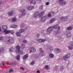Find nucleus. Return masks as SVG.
Masks as SVG:
<instances>
[{"label": "nucleus", "mask_w": 73, "mask_h": 73, "mask_svg": "<svg viewBox=\"0 0 73 73\" xmlns=\"http://www.w3.org/2000/svg\"><path fill=\"white\" fill-rule=\"evenodd\" d=\"M25 9H22L19 10V12H22L21 15H20L19 17L20 18L23 17V16H24L27 15V13H26L25 12Z\"/></svg>", "instance_id": "f257e3e1"}, {"label": "nucleus", "mask_w": 73, "mask_h": 73, "mask_svg": "<svg viewBox=\"0 0 73 73\" xmlns=\"http://www.w3.org/2000/svg\"><path fill=\"white\" fill-rule=\"evenodd\" d=\"M8 40L7 41L8 44L10 43V44H13L14 43V40L13 38L9 37L8 38Z\"/></svg>", "instance_id": "f03ea898"}, {"label": "nucleus", "mask_w": 73, "mask_h": 73, "mask_svg": "<svg viewBox=\"0 0 73 73\" xmlns=\"http://www.w3.org/2000/svg\"><path fill=\"white\" fill-rule=\"evenodd\" d=\"M5 33V34L6 35H7V34H8L9 33H11L12 35L14 33V31L13 30L11 31H7V30H5L3 31Z\"/></svg>", "instance_id": "7ed1b4c3"}, {"label": "nucleus", "mask_w": 73, "mask_h": 73, "mask_svg": "<svg viewBox=\"0 0 73 73\" xmlns=\"http://www.w3.org/2000/svg\"><path fill=\"white\" fill-rule=\"evenodd\" d=\"M60 19L62 21H66L68 18V17L66 16V17H62L60 18Z\"/></svg>", "instance_id": "20e7f679"}, {"label": "nucleus", "mask_w": 73, "mask_h": 73, "mask_svg": "<svg viewBox=\"0 0 73 73\" xmlns=\"http://www.w3.org/2000/svg\"><path fill=\"white\" fill-rule=\"evenodd\" d=\"M53 29H61V27L58 24L52 27Z\"/></svg>", "instance_id": "39448f33"}, {"label": "nucleus", "mask_w": 73, "mask_h": 73, "mask_svg": "<svg viewBox=\"0 0 73 73\" xmlns=\"http://www.w3.org/2000/svg\"><path fill=\"white\" fill-rule=\"evenodd\" d=\"M70 56V54H68L63 57V59L64 60H67L68 59V58H69Z\"/></svg>", "instance_id": "423d86ee"}, {"label": "nucleus", "mask_w": 73, "mask_h": 73, "mask_svg": "<svg viewBox=\"0 0 73 73\" xmlns=\"http://www.w3.org/2000/svg\"><path fill=\"white\" fill-rule=\"evenodd\" d=\"M53 30V29L52 27H48L47 29V31L49 33H51Z\"/></svg>", "instance_id": "0eeeda50"}, {"label": "nucleus", "mask_w": 73, "mask_h": 73, "mask_svg": "<svg viewBox=\"0 0 73 73\" xmlns=\"http://www.w3.org/2000/svg\"><path fill=\"white\" fill-rule=\"evenodd\" d=\"M37 41L38 42H44V41H46V39H37Z\"/></svg>", "instance_id": "6e6552de"}, {"label": "nucleus", "mask_w": 73, "mask_h": 73, "mask_svg": "<svg viewBox=\"0 0 73 73\" xmlns=\"http://www.w3.org/2000/svg\"><path fill=\"white\" fill-rule=\"evenodd\" d=\"M46 16H44L41 19V21L42 22H44V21H46Z\"/></svg>", "instance_id": "1a4fd4ad"}, {"label": "nucleus", "mask_w": 73, "mask_h": 73, "mask_svg": "<svg viewBox=\"0 0 73 73\" xmlns=\"http://www.w3.org/2000/svg\"><path fill=\"white\" fill-rule=\"evenodd\" d=\"M30 51L31 52H36V49L34 48V47H32L30 48Z\"/></svg>", "instance_id": "9d476101"}, {"label": "nucleus", "mask_w": 73, "mask_h": 73, "mask_svg": "<svg viewBox=\"0 0 73 73\" xmlns=\"http://www.w3.org/2000/svg\"><path fill=\"white\" fill-rule=\"evenodd\" d=\"M71 36V34L70 33V32L69 31L67 32L66 34V37H67V38H69V37H70Z\"/></svg>", "instance_id": "9b49d317"}, {"label": "nucleus", "mask_w": 73, "mask_h": 73, "mask_svg": "<svg viewBox=\"0 0 73 73\" xmlns=\"http://www.w3.org/2000/svg\"><path fill=\"white\" fill-rule=\"evenodd\" d=\"M7 14L9 16H11L13 15V11H10L8 12Z\"/></svg>", "instance_id": "f8f14e48"}, {"label": "nucleus", "mask_w": 73, "mask_h": 73, "mask_svg": "<svg viewBox=\"0 0 73 73\" xmlns=\"http://www.w3.org/2000/svg\"><path fill=\"white\" fill-rule=\"evenodd\" d=\"M27 9L29 10H32L34 9V7L32 6H29L27 7Z\"/></svg>", "instance_id": "ddd939ff"}, {"label": "nucleus", "mask_w": 73, "mask_h": 73, "mask_svg": "<svg viewBox=\"0 0 73 73\" xmlns=\"http://www.w3.org/2000/svg\"><path fill=\"white\" fill-rule=\"evenodd\" d=\"M16 52H19V50H20V48H21V47H20V46L19 45H17L16 46Z\"/></svg>", "instance_id": "4468645a"}, {"label": "nucleus", "mask_w": 73, "mask_h": 73, "mask_svg": "<svg viewBox=\"0 0 73 73\" xmlns=\"http://www.w3.org/2000/svg\"><path fill=\"white\" fill-rule=\"evenodd\" d=\"M38 15L40 16L39 13L38 12H36L34 14L35 17H37V16H38Z\"/></svg>", "instance_id": "2eb2a0df"}, {"label": "nucleus", "mask_w": 73, "mask_h": 73, "mask_svg": "<svg viewBox=\"0 0 73 73\" xmlns=\"http://www.w3.org/2000/svg\"><path fill=\"white\" fill-rule=\"evenodd\" d=\"M55 18H52L50 20V24L52 23H53L54 21H55Z\"/></svg>", "instance_id": "dca6fc26"}, {"label": "nucleus", "mask_w": 73, "mask_h": 73, "mask_svg": "<svg viewBox=\"0 0 73 73\" xmlns=\"http://www.w3.org/2000/svg\"><path fill=\"white\" fill-rule=\"evenodd\" d=\"M73 44H72V45L70 46H68V48L69 50H72V49H73Z\"/></svg>", "instance_id": "f3484780"}, {"label": "nucleus", "mask_w": 73, "mask_h": 73, "mask_svg": "<svg viewBox=\"0 0 73 73\" xmlns=\"http://www.w3.org/2000/svg\"><path fill=\"white\" fill-rule=\"evenodd\" d=\"M28 54H26L23 56V58L24 60H25L28 58Z\"/></svg>", "instance_id": "a211bd4d"}, {"label": "nucleus", "mask_w": 73, "mask_h": 73, "mask_svg": "<svg viewBox=\"0 0 73 73\" xmlns=\"http://www.w3.org/2000/svg\"><path fill=\"white\" fill-rule=\"evenodd\" d=\"M66 4V1H63L62 3H60V5H65Z\"/></svg>", "instance_id": "6ab92c4d"}, {"label": "nucleus", "mask_w": 73, "mask_h": 73, "mask_svg": "<svg viewBox=\"0 0 73 73\" xmlns=\"http://www.w3.org/2000/svg\"><path fill=\"white\" fill-rule=\"evenodd\" d=\"M64 69H65V68H64V67L63 66H62L60 67V71H61L62 72L63 70H64Z\"/></svg>", "instance_id": "aec40b11"}, {"label": "nucleus", "mask_w": 73, "mask_h": 73, "mask_svg": "<svg viewBox=\"0 0 73 73\" xmlns=\"http://www.w3.org/2000/svg\"><path fill=\"white\" fill-rule=\"evenodd\" d=\"M17 19L16 18H13L12 19V21L13 22H15V21H17Z\"/></svg>", "instance_id": "412c9836"}, {"label": "nucleus", "mask_w": 73, "mask_h": 73, "mask_svg": "<svg viewBox=\"0 0 73 73\" xmlns=\"http://www.w3.org/2000/svg\"><path fill=\"white\" fill-rule=\"evenodd\" d=\"M2 28L3 29H7V26L5 25L2 26Z\"/></svg>", "instance_id": "4be33fe9"}, {"label": "nucleus", "mask_w": 73, "mask_h": 73, "mask_svg": "<svg viewBox=\"0 0 73 73\" xmlns=\"http://www.w3.org/2000/svg\"><path fill=\"white\" fill-rule=\"evenodd\" d=\"M55 32L57 34L58 33H60V29H57L56 31H55Z\"/></svg>", "instance_id": "5701e85b"}, {"label": "nucleus", "mask_w": 73, "mask_h": 73, "mask_svg": "<svg viewBox=\"0 0 73 73\" xmlns=\"http://www.w3.org/2000/svg\"><path fill=\"white\" fill-rule=\"evenodd\" d=\"M17 52L19 53V54H23V52L20 50H19L18 52Z\"/></svg>", "instance_id": "b1692460"}, {"label": "nucleus", "mask_w": 73, "mask_h": 73, "mask_svg": "<svg viewBox=\"0 0 73 73\" xmlns=\"http://www.w3.org/2000/svg\"><path fill=\"white\" fill-rule=\"evenodd\" d=\"M4 48H0V52H4Z\"/></svg>", "instance_id": "393cba45"}, {"label": "nucleus", "mask_w": 73, "mask_h": 73, "mask_svg": "<svg viewBox=\"0 0 73 73\" xmlns=\"http://www.w3.org/2000/svg\"><path fill=\"white\" fill-rule=\"evenodd\" d=\"M25 45L24 44H21V48L22 49V50H23V49L25 48Z\"/></svg>", "instance_id": "a878e982"}, {"label": "nucleus", "mask_w": 73, "mask_h": 73, "mask_svg": "<svg viewBox=\"0 0 73 73\" xmlns=\"http://www.w3.org/2000/svg\"><path fill=\"white\" fill-rule=\"evenodd\" d=\"M16 35L18 36H21V34L20 33H19V32H17L16 33Z\"/></svg>", "instance_id": "bb28decb"}, {"label": "nucleus", "mask_w": 73, "mask_h": 73, "mask_svg": "<svg viewBox=\"0 0 73 73\" xmlns=\"http://www.w3.org/2000/svg\"><path fill=\"white\" fill-rule=\"evenodd\" d=\"M24 31H25V30L24 29H21L19 31L20 33H23V32H24Z\"/></svg>", "instance_id": "cd10ccee"}, {"label": "nucleus", "mask_w": 73, "mask_h": 73, "mask_svg": "<svg viewBox=\"0 0 73 73\" xmlns=\"http://www.w3.org/2000/svg\"><path fill=\"white\" fill-rule=\"evenodd\" d=\"M49 56L51 58H53L54 57V55L52 54H50Z\"/></svg>", "instance_id": "c85d7f7f"}, {"label": "nucleus", "mask_w": 73, "mask_h": 73, "mask_svg": "<svg viewBox=\"0 0 73 73\" xmlns=\"http://www.w3.org/2000/svg\"><path fill=\"white\" fill-rule=\"evenodd\" d=\"M9 50L10 52H12L13 50V47H11L10 48Z\"/></svg>", "instance_id": "c756f323"}, {"label": "nucleus", "mask_w": 73, "mask_h": 73, "mask_svg": "<svg viewBox=\"0 0 73 73\" xmlns=\"http://www.w3.org/2000/svg\"><path fill=\"white\" fill-rule=\"evenodd\" d=\"M24 27V24L23 23H22L20 25V27L21 28H23Z\"/></svg>", "instance_id": "7c9ffc66"}, {"label": "nucleus", "mask_w": 73, "mask_h": 73, "mask_svg": "<svg viewBox=\"0 0 73 73\" xmlns=\"http://www.w3.org/2000/svg\"><path fill=\"white\" fill-rule=\"evenodd\" d=\"M20 56L19 55H18L16 57V58L17 60H19V59H20Z\"/></svg>", "instance_id": "2f4dec72"}, {"label": "nucleus", "mask_w": 73, "mask_h": 73, "mask_svg": "<svg viewBox=\"0 0 73 73\" xmlns=\"http://www.w3.org/2000/svg\"><path fill=\"white\" fill-rule=\"evenodd\" d=\"M44 12H41L40 13H39V16H42V15H44Z\"/></svg>", "instance_id": "473e14b6"}, {"label": "nucleus", "mask_w": 73, "mask_h": 73, "mask_svg": "<svg viewBox=\"0 0 73 73\" xmlns=\"http://www.w3.org/2000/svg\"><path fill=\"white\" fill-rule=\"evenodd\" d=\"M67 29L68 30V31H71V30L72 29V28L71 27H68L67 28Z\"/></svg>", "instance_id": "72a5a7b5"}, {"label": "nucleus", "mask_w": 73, "mask_h": 73, "mask_svg": "<svg viewBox=\"0 0 73 73\" xmlns=\"http://www.w3.org/2000/svg\"><path fill=\"white\" fill-rule=\"evenodd\" d=\"M17 27V25H14L13 26H11L10 27V28H16Z\"/></svg>", "instance_id": "f704fd0d"}, {"label": "nucleus", "mask_w": 73, "mask_h": 73, "mask_svg": "<svg viewBox=\"0 0 73 73\" xmlns=\"http://www.w3.org/2000/svg\"><path fill=\"white\" fill-rule=\"evenodd\" d=\"M45 68L46 69H49V66L48 65H46L45 66Z\"/></svg>", "instance_id": "c9c22d12"}, {"label": "nucleus", "mask_w": 73, "mask_h": 73, "mask_svg": "<svg viewBox=\"0 0 73 73\" xmlns=\"http://www.w3.org/2000/svg\"><path fill=\"white\" fill-rule=\"evenodd\" d=\"M43 8V6L42 5H41L40 6L39 9L40 10L42 9Z\"/></svg>", "instance_id": "e433bc0d"}, {"label": "nucleus", "mask_w": 73, "mask_h": 73, "mask_svg": "<svg viewBox=\"0 0 73 73\" xmlns=\"http://www.w3.org/2000/svg\"><path fill=\"white\" fill-rule=\"evenodd\" d=\"M31 3H32V4H34L36 3V1H35V0H32Z\"/></svg>", "instance_id": "4c0bfd02"}, {"label": "nucleus", "mask_w": 73, "mask_h": 73, "mask_svg": "<svg viewBox=\"0 0 73 73\" xmlns=\"http://www.w3.org/2000/svg\"><path fill=\"white\" fill-rule=\"evenodd\" d=\"M36 36L38 38L39 37H40V35L39 33H38L36 35Z\"/></svg>", "instance_id": "58836bf2"}, {"label": "nucleus", "mask_w": 73, "mask_h": 73, "mask_svg": "<svg viewBox=\"0 0 73 73\" xmlns=\"http://www.w3.org/2000/svg\"><path fill=\"white\" fill-rule=\"evenodd\" d=\"M23 42H24V43H25V44H27V40H23Z\"/></svg>", "instance_id": "ea45409f"}, {"label": "nucleus", "mask_w": 73, "mask_h": 73, "mask_svg": "<svg viewBox=\"0 0 73 73\" xmlns=\"http://www.w3.org/2000/svg\"><path fill=\"white\" fill-rule=\"evenodd\" d=\"M48 16L49 17H51V14L50 13H49L48 14Z\"/></svg>", "instance_id": "a19ab883"}, {"label": "nucleus", "mask_w": 73, "mask_h": 73, "mask_svg": "<svg viewBox=\"0 0 73 73\" xmlns=\"http://www.w3.org/2000/svg\"><path fill=\"white\" fill-rule=\"evenodd\" d=\"M34 64V61H32L30 63V65H33Z\"/></svg>", "instance_id": "79ce46f5"}, {"label": "nucleus", "mask_w": 73, "mask_h": 73, "mask_svg": "<svg viewBox=\"0 0 73 73\" xmlns=\"http://www.w3.org/2000/svg\"><path fill=\"white\" fill-rule=\"evenodd\" d=\"M13 71V70L12 69H10V70L9 71V73H11V72H12Z\"/></svg>", "instance_id": "37998d69"}, {"label": "nucleus", "mask_w": 73, "mask_h": 73, "mask_svg": "<svg viewBox=\"0 0 73 73\" xmlns=\"http://www.w3.org/2000/svg\"><path fill=\"white\" fill-rule=\"evenodd\" d=\"M63 1H64V0H59V2L60 4Z\"/></svg>", "instance_id": "c03bdc74"}, {"label": "nucleus", "mask_w": 73, "mask_h": 73, "mask_svg": "<svg viewBox=\"0 0 73 73\" xmlns=\"http://www.w3.org/2000/svg\"><path fill=\"white\" fill-rule=\"evenodd\" d=\"M3 36H1L0 37V40H3Z\"/></svg>", "instance_id": "a18cd8bd"}, {"label": "nucleus", "mask_w": 73, "mask_h": 73, "mask_svg": "<svg viewBox=\"0 0 73 73\" xmlns=\"http://www.w3.org/2000/svg\"><path fill=\"white\" fill-rule=\"evenodd\" d=\"M39 50L40 52H44L42 50V48H40L39 49Z\"/></svg>", "instance_id": "49530a36"}, {"label": "nucleus", "mask_w": 73, "mask_h": 73, "mask_svg": "<svg viewBox=\"0 0 73 73\" xmlns=\"http://www.w3.org/2000/svg\"><path fill=\"white\" fill-rule=\"evenodd\" d=\"M45 4L46 5H48L49 4V3L48 2H47L45 3Z\"/></svg>", "instance_id": "de8ad7c7"}, {"label": "nucleus", "mask_w": 73, "mask_h": 73, "mask_svg": "<svg viewBox=\"0 0 73 73\" xmlns=\"http://www.w3.org/2000/svg\"><path fill=\"white\" fill-rule=\"evenodd\" d=\"M56 49H57V50H56L57 52H60V50L58 49L57 48Z\"/></svg>", "instance_id": "09e8293b"}, {"label": "nucleus", "mask_w": 73, "mask_h": 73, "mask_svg": "<svg viewBox=\"0 0 73 73\" xmlns=\"http://www.w3.org/2000/svg\"><path fill=\"white\" fill-rule=\"evenodd\" d=\"M16 64L15 62L13 63H12V66H14L15 65H16Z\"/></svg>", "instance_id": "8fccbe9b"}, {"label": "nucleus", "mask_w": 73, "mask_h": 73, "mask_svg": "<svg viewBox=\"0 0 73 73\" xmlns=\"http://www.w3.org/2000/svg\"><path fill=\"white\" fill-rule=\"evenodd\" d=\"M20 69H21V70H24V68L23 67H21Z\"/></svg>", "instance_id": "3c124183"}, {"label": "nucleus", "mask_w": 73, "mask_h": 73, "mask_svg": "<svg viewBox=\"0 0 73 73\" xmlns=\"http://www.w3.org/2000/svg\"><path fill=\"white\" fill-rule=\"evenodd\" d=\"M3 9L2 7H0V11H3Z\"/></svg>", "instance_id": "603ef678"}, {"label": "nucleus", "mask_w": 73, "mask_h": 73, "mask_svg": "<svg viewBox=\"0 0 73 73\" xmlns=\"http://www.w3.org/2000/svg\"><path fill=\"white\" fill-rule=\"evenodd\" d=\"M53 47H52L51 48H50V50H53Z\"/></svg>", "instance_id": "864d4df0"}, {"label": "nucleus", "mask_w": 73, "mask_h": 73, "mask_svg": "<svg viewBox=\"0 0 73 73\" xmlns=\"http://www.w3.org/2000/svg\"><path fill=\"white\" fill-rule=\"evenodd\" d=\"M36 73H40V71H39V70H38V71L36 72Z\"/></svg>", "instance_id": "5fc2aeb1"}, {"label": "nucleus", "mask_w": 73, "mask_h": 73, "mask_svg": "<svg viewBox=\"0 0 73 73\" xmlns=\"http://www.w3.org/2000/svg\"><path fill=\"white\" fill-rule=\"evenodd\" d=\"M29 1H30V2H31V3L32 0H28Z\"/></svg>", "instance_id": "6e6d98bb"}, {"label": "nucleus", "mask_w": 73, "mask_h": 73, "mask_svg": "<svg viewBox=\"0 0 73 73\" xmlns=\"http://www.w3.org/2000/svg\"><path fill=\"white\" fill-rule=\"evenodd\" d=\"M58 67H59V66H55L56 68H58Z\"/></svg>", "instance_id": "4d7b16f0"}, {"label": "nucleus", "mask_w": 73, "mask_h": 73, "mask_svg": "<svg viewBox=\"0 0 73 73\" xmlns=\"http://www.w3.org/2000/svg\"><path fill=\"white\" fill-rule=\"evenodd\" d=\"M2 3V1H0V4H1Z\"/></svg>", "instance_id": "13d9d810"}, {"label": "nucleus", "mask_w": 73, "mask_h": 73, "mask_svg": "<svg viewBox=\"0 0 73 73\" xmlns=\"http://www.w3.org/2000/svg\"><path fill=\"white\" fill-rule=\"evenodd\" d=\"M4 65H5V64H4V63H3V66H4Z\"/></svg>", "instance_id": "bf43d9fd"}, {"label": "nucleus", "mask_w": 73, "mask_h": 73, "mask_svg": "<svg viewBox=\"0 0 73 73\" xmlns=\"http://www.w3.org/2000/svg\"><path fill=\"white\" fill-rule=\"evenodd\" d=\"M36 0V1H41V0Z\"/></svg>", "instance_id": "052dcab7"}, {"label": "nucleus", "mask_w": 73, "mask_h": 73, "mask_svg": "<svg viewBox=\"0 0 73 73\" xmlns=\"http://www.w3.org/2000/svg\"><path fill=\"white\" fill-rule=\"evenodd\" d=\"M1 31V27H0V31Z\"/></svg>", "instance_id": "680f3d73"}]
</instances>
